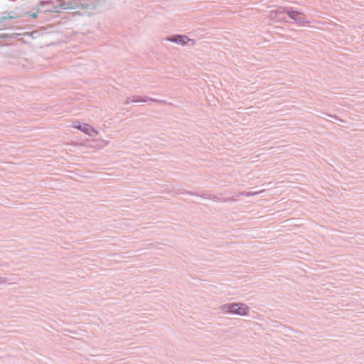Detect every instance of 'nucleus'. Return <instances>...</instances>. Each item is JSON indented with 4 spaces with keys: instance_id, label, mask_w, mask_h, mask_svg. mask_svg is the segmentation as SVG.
<instances>
[{
    "instance_id": "1",
    "label": "nucleus",
    "mask_w": 364,
    "mask_h": 364,
    "mask_svg": "<svg viewBox=\"0 0 364 364\" xmlns=\"http://www.w3.org/2000/svg\"><path fill=\"white\" fill-rule=\"evenodd\" d=\"M219 310L225 315L247 316L250 314V308L245 303L230 302L220 306Z\"/></svg>"
},
{
    "instance_id": "5",
    "label": "nucleus",
    "mask_w": 364,
    "mask_h": 364,
    "mask_svg": "<svg viewBox=\"0 0 364 364\" xmlns=\"http://www.w3.org/2000/svg\"><path fill=\"white\" fill-rule=\"evenodd\" d=\"M148 101L154 102H159V103H165L166 102L164 100H158L155 98H149V97H144V98H140V97H134L132 100H127V101L125 102V104H129L130 102H146Z\"/></svg>"
},
{
    "instance_id": "4",
    "label": "nucleus",
    "mask_w": 364,
    "mask_h": 364,
    "mask_svg": "<svg viewBox=\"0 0 364 364\" xmlns=\"http://www.w3.org/2000/svg\"><path fill=\"white\" fill-rule=\"evenodd\" d=\"M165 40L183 46L188 45L189 42H191L192 45L195 43L194 40L188 38L185 35H173L166 37Z\"/></svg>"
},
{
    "instance_id": "8",
    "label": "nucleus",
    "mask_w": 364,
    "mask_h": 364,
    "mask_svg": "<svg viewBox=\"0 0 364 364\" xmlns=\"http://www.w3.org/2000/svg\"><path fill=\"white\" fill-rule=\"evenodd\" d=\"M6 282H7V279L6 278L0 277V285L4 284Z\"/></svg>"
},
{
    "instance_id": "3",
    "label": "nucleus",
    "mask_w": 364,
    "mask_h": 364,
    "mask_svg": "<svg viewBox=\"0 0 364 364\" xmlns=\"http://www.w3.org/2000/svg\"><path fill=\"white\" fill-rule=\"evenodd\" d=\"M71 127L80 130L90 137H95L99 134V132L97 129L87 123H80L76 121L72 123Z\"/></svg>"
},
{
    "instance_id": "6",
    "label": "nucleus",
    "mask_w": 364,
    "mask_h": 364,
    "mask_svg": "<svg viewBox=\"0 0 364 364\" xmlns=\"http://www.w3.org/2000/svg\"><path fill=\"white\" fill-rule=\"evenodd\" d=\"M264 192V190H261L259 191H255V192H240L237 196H257L258 194H260Z\"/></svg>"
},
{
    "instance_id": "7",
    "label": "nucleus",
    "mask_w": 364,
    "mask_h": 364,
    "mask_svg": "<svg viewBox=\"0 0 364 364\" xmlns=\"http://www.w3.org/2000/svg\"><path fill=\"white\" fill-rule=\"evenodd\" d=\"M98 141L100 142V146H106L109 144V141H107L105 139H99Z\"/></svg>"
},
{
    "instance_id": "2",
    "label": "nucleus",
    "mask_w": 364,
    "mask_h": 364,
    "mask_svg": "<svg viewBox=\"0 0 364 364\" xmlns=\"http://www.w3.org/2000/svg\"><path fill=\"white\" fill-rule=\"evenodd\" d=\"M287 14V15L294 21L300 26H304L306 23H309L303 13L298 11L294 10L291 8H279L275 11H271V17L273 18L277 14Z\"/></svg>"
}]
</instances>
